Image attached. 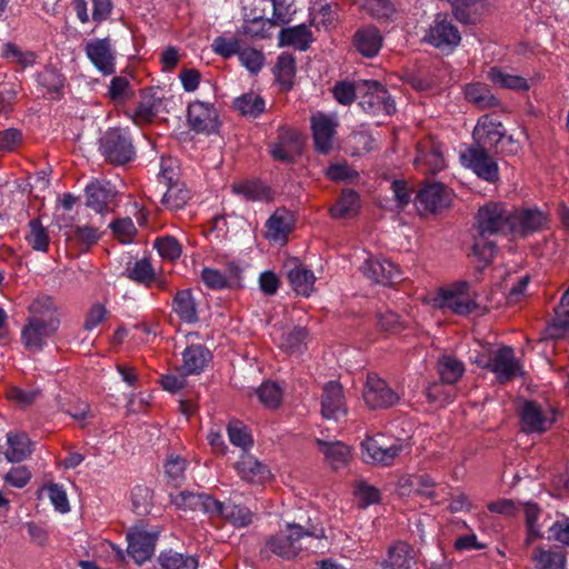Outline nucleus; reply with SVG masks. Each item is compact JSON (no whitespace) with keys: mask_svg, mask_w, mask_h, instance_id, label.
<instances>
[{"mask_svg":"<svg viewBox=\"0 0 569 569\" xmlns=\"http://www.w3.org/2000/svg\"><path fill=\"white\" fill-rule=\"evenodd\" d=\"M473 236L472 253L488 266L497 251L495 241L489 237L511 233V210L505 203L489 202L478 209Z\"/></svg>","mask_w":569,"mask_h":569,"instance_id":"obj_1","label":"nucleus"},{"mask_svg":"<svg viewBox=\"0 0 569 569\" xmlns=\"http://www.w3.org/2000/svg\"><path fill=\"white\" fill-rule=\"evenodd\" d=\"M306 537L316 539L325 538V529L312 525L302 527L297 523H287V532H278L270 536L264 546L260 549V555L269 559L272 555L286 560L296 558L302 549L301 540Z\"/></svg>","mask_w":569,"mask_h":569,"instance_id":"obj_2","label":"nucleus"},{"mask_svg":"<svg viewBox=\"0 0 569 569\" xmlns=\"http://www.w3.org/2000/svg\"><path fill=\"white\" fill-rule=\"evenodd\" d=\"M362 460L368 465L389 467L400 456L403 445L400 440H389L382 435L366 437L360 443Z\"/></svg>","mask_w":569,"mask_h":569,"instance_id":"obj_3","label":"nucleus"},{"mask_svg":"<svg viewBox=\"0 0 569 569\" xmlns=\"http://www.w3.org/2000/svg\"><path fill=\"white\" fill-rule=\"evenodd\" d=\"M359 106L370 114L391 116L396 112V103L387 88L377 80H360Z\"/></svg>","mask_w":569,"mask_h":569,"instance_id":"obj_4","label":"nucleus"},{"mask_svg":"<svg viewBox=\"0 0 569 569\" xmlns=\"http://www.w3.org/2000/svg\"><path fill=\"white\" fill-rule=\"evenodd\" d=\"M100 151L112 164H126L134 158V147L129 133L120 128H110L100 139Z\"/></svg>","mask_w":569,"mask_h":569,"instance_id":"obj_5","label":"nucleus"},{"mask_svg":"<svg viewBox=\"0 0 569 569\" xmlns=\"http://www.w3.org/2000/svg\"><path fill=\"white\" fill-rule=\"evenodd\" d=\"M493 154V152L471 143L460 153V160L478 178L489 183H496L499 180V167Z\"/></svg>","mask_w":569,"mask_h":569,"instance_id":"obj_6","label":"nucleus"},{"mask_svg":"<svg viewBox=\"0 0 569 569\" xmlns=\"http://www.w3.org/2000/svg\"><path fill=\"white\" fill-rule=\"evenodd\" d=\"M423 40L432 47L450 53L460 44L461 34L458 28L448 20L446 13H438Z\"/></svg>","mask_w":569,"mask_h":569,"instance_id":"obj_7","label":"nucleus"},{"mask_svg":"<svg viewBox=\"0 0 569 569\" xmlns=\"http://www.w3.org/2000/svg\"><path fill=\"white\" fill-rule=\"evenodd\" d=\"M477 362L482 368L493 372L500 385H505L518 375H522L521 365L516 360L515 351L509 346L500 347L488 360Z\"/></svg>","mask_w":569,"mask_h":569,"instance_id":"obj_8","label":"nucleus"},{"mask_svg":"<svg viewBox=\"0 0 569 569\" xmlns=\"http://www.w3.org/2000/svg\"><path fill=\"white\" fill-rule=\"evenodd\" d=\"M362 398L371 410L388 409L399 401V396L377 373H368Z\"/></svg>","mask_w":569,"mask_h":569,"instance_id":"obj_9","label":"nucleus"},{"mask_svg":"<svg viewBox=\"0 0 569 569\" xmlns=\"http://www.w3.org/2000/svg\"><path fill=\"white\" fill-rule=\"evenodd\" d=\"M171 502L181 510L202 511L213 519L214 513H221V501L203 492L183 490L170 495Z\"/></svg>","mask_w":569,"mask_h":569,"instance_id":"obj_10","label":"nucleus"},{"mask_svg":"<svg viewBox=\"0 0 569 569\" xmlns=\"http://www.w3.org/2000/svg\"><path fill=\"white\" fill-rule=\"evenodd\" d=\"M157 539V532H148L142 527L138 526L132 527L127 532V553L138 565H142L152 557Z\"/></svg>","mask_w":569,"mask_h":569,"instance_id":"obj_11","label":"nucleus"},{"mask_svg":"<svg viewBox=\"0 0 569 569\" xmlns=\"http://www.w3.org/2000/svg\"><path fill=\"white\" fill-rule=\"evenodd\" d=\"M338 120L335 116L318 112L311 117V130L316 150L328 154L333 147Z\"/></svg>","mask_w":569,"mask_h":569,"instance_id":"obj_12","label":"nucleus"},{"mask_svg":"<svg viewBox=\"0 0 569 569\" xmlns=\"http://www.w3.org/2000/svg\"><path fill=\"white\" fill-rule=\"evenodd\" d=\"M418 208L431 213L441 212L452 200V192L441 182L425 186L416 196Z\"/></svg>","mask_w":569,"mask_h":569,"instance_id":"obj_13","label":"nucleus"},{"mask_svg":"<svg viewBox=\"0 0 569 569\" xmlns=\"http://www.w3.org/2000/svg\"><path fill=\"white\" fill-rule=\"evenodd\" d=\"M187 121L193 131L211 133L218 128L217 110L211 103L194 101L188 106Z\"/></svg>","mask_w":569,"mask_h":569,"instance_id":"obj_14","label":"nucleus"},{"mask_svg":"<svg viewBox=\"0 0 569 569\" xmlns=\"http://www.w3.org/2000/svg\"><path fill=\"white\" fill-rule=\"evenodd\" d=\"M503 133L505 128L501 122L493 121L489 116H483L473 129L472 143L495 153L501 143Z\"/></svg>","mask_w":569,"mask_h":569,"instance_id":"obj_15","label":"nucleus"},{"mask_svg":"<svg viewBox=\"0 0 569 569\" xmlns=\"http://www.w3.org/2000/svg\"><path fill=\"white\" fill-rule=\"evenodd\" d=\"M347 403L342 386L338 381L325 385L321 395V415L326 419L338 420L347 416Z\"/></svg>","mask_w":569,"mask_h":569,"instance_id":"obj_16","label":"nucleus"},{"mask_svg":"<svg viewBox=\"0 0 569 569\" xmlns=\"http://www.w3.org/2000/svg\"><path fill=\"white\" fill-rule=\"evenodd\" d=\"M164 166L166 160L162 159L159 181L167 187L162 203L170 210H179L189 201L190 191L186 188L183 182L174 181L173 172L169 171Z\"/></svg>","mask_w":569,"mask_h":569,"instance_id":"obj_17","label":"nucleus"},{"mask_svg":"<svg viewBox=\"0 0 569 569\" xmlns=\"http://www.w3.org/2000/svg\"><path fill=\"white\" fill-rule=\"evenodd\" d=\"M57 331L58 329L54 328L53 322L42 323L36 319L27 318V322L21 330V341L28 351L38 352Z\"/></svg>","mask_w":569,"mask_h":569,"instance_id":"obj_18","label":"nucleus"},{"mask_svg":"<svg viewBox=\"0 0 569 569\" xmlns=\"http://www.w3.org/2000/svg\"><path fill=\"white\" fill-rule=\"evenodd\" d=\"M162 111L168 113L166 99L157 96V92L149 88L141 91L140 100L131 117L138 124L150 123Z\"/></svg>","mask_w":569,"mask_h":569,"instance_id":"obj_19","label":"nucleus"},{"mask_svg":"<svg viewBox=\"0 0 569 569\" xmlns=\"http://www.w3.org/2000/svg\"><path fill=\"white\" fill-rule=\"evenodd\" d=\"M547 224V216L539 209H521L511 211V233L527 237L541 230Z\"/></svg>","mask_w":569,"mask_h":569,"instance_id":"obj_20","label":"nucleus"},{"mask_svg":"<svg viewBox=\"0 0 569 569\" xmlns=\"http://www.w3.org/2000/svg\"><path fill=\"white\" fill-rule=\"evenodd\" d=\"M416 563L413 548L405 541H397L388 548L387 558L377 561L373 569H413Z\"/></svg>","mask_w":569,"mask_h":569,"instance_id":"obj_21","label":"nucleus"},{"mask_svg":"<svg viewBox=\"0 0 569 569\" xmlns=\"http://www.w3.org/2000/svg\"><path fill=\"white\" fill-rule=\"evenodd\" d=\"M86 53L92 64L104 76L114 73V54L109 38L94 39L86 44Z\"/></svg>","mask_w":569,"mask_h":569,"instance_id":"obj_22","label":"nucleus"},{"mask_svg":"<svg viewBox=\"0 0 569 569\" xmlns=\"http://www.w3.org/2000/svg\"><path fill=\"white\" fill-rule=\"evenodd\" d=\"M361 269L363 274L376 283L388 286L400 280L399 269L385 258L367 259Z\"/></svg>","mask_w":569,"mask_h":569,"instance_id":"obj_23","label":"nucleus"},{"mask_svg":"<svg viewBox=\"0 0 569 569\" xmlns=\"http://www.w3.org/2000/svg\"><path fill=\"white\" fill-rule=\"evenodd\" d=\"M86 206L98 213L108 210L109 203L113 200L116 191L110 182L94 179L86 189Z\"/></svg>","mask_w":569,"mask_h":569,"instance_id":"obj_24","label":"nucleus"},{"mask_svg":"<svg viewBox=\"0 0 569 569\" xmlns=\"http://www.w3.org/2000/svg\"><path fill=\"white\" fill-rule=\"evenodd\" d=\"M28 312L30 319H36L42 323L53 322L56 329L60 327L59 306L51 296L39 295L36 297L29 305Z\"/></svg>","mask_w":569,"mask_h":569,"instance_id":"obj_25","label":"nucleus"},{"mask_svg":"<svg viewBox=\"0 0 569 569\" xmlns=\"http://www.w3.org/2000/svg\"><path fill=\"white\" fill-rule=\"evenodd\" d=\"M300 147V134L297 130L281 128L274 142L270 144V152L274 160L292 162V153Z\"/></svg>","mask_w":569,"mask_h":569,"instance_id":"obj_26","label":"nucleus"},{"mask_svg":"<svg viewBox=\"0 0 569 569\" xmlns=\"http://www.w3.org/2000/svg\"><path fill=\"white\" fill-rule=\"evenodd\" d=\"M287 278L297 295L309 297L313 291L316 277L313 272L293 259L286 264Z\"/></svg>","mask_w":569,"mask_h":569,"instance_id":"obj_27","label":"nucleus"},{"mask_svg":"<svg viewBox=\"0 0 569 569\" xmlns=\"http://www.w3.org/2000/svg\"><path fill=\"white\" fill-rule=\"evenodd\" d=\"M521 429L527 433L545 432L551 425L540 406L536 401H526L520 412Z\"/></svg>","mask_w":569,"mask_h":569,"instance_id":"obj_28","label":"nucleus"},{"mask_svg":"<svg viewBox=\"0 0 569 569\" xmlns=\"http://www.w3.org/2000/svg\"><path fill=\"white\" fill-rule=\"evenodd\" d=\"M487 0H455L452 2V16L461 24H476L486 13Z\"/></svg>","mask_w":569,"mask_h":569,"instance_id":"obj_29","label":"nucleus"},{"mask_svg":"<svg viewBox=\"0 0 569 569\" xmlns=\"http://www.w3.org/2000/svg\"><path fill=\"white\" fill-rule=\"evenodd\" d=\"M352 44L360 54L372 58L378 54L382 46V37L376 27H362L353 34Z\"/></svg>","mask_w":569,"mask_h":569,"instance_id":"obj_30","label":"nucleus"},{"mask_svg":"<svg viewBox=\"0 0 569 569\" xmlns=\"http://www.w3.org/2000/svg\"><path fill=\"white\" fill-rule=\"evenodd\" d=\"M212 355L203 345H191L182 352L181 370L184 375H199L211 361Z\"/></svg>","mask_w":569,"mask_h":569,"instance_id":"obj_31","label":"nucleus"},{"mask_svg":"<svg viewBox=\"0 0 569 569\" xmlns=\"http://www.w3.org/2000/svg\"><path fill=\"white\" fill-rule=\"evenodd\" d=\"M293 216L284 208L277 209L267 220L268 238L273 241H286L293 228Z\"/></svg>","mask_w":569,"mask_h":569,"instance_id":"obj_32","label":"nucleus"},{"mask_svg":"<svg viewBox=\"0 0 569 569\" xmlns=\"http://www.w3.org/2000/svg\"><path fill=\"white\" fill-rule=\"evenodd\" d=\"M312 41V32L305 23L283 28L279 33L280 47H292L295 49L306 51Z\"/></svg>","mask_w":569,"mask_h":569,"instance_id":"obj_33","label":"nucleus"},{"mask_svg":"<svg viewBox=\"0 0 569 569\" xmlns=\"http://www.w3.org/2000/svg\"><path fill=\"white\" fill-rule=\"evenodd\" d=\"M197 307L198 303L192 296L191 289L179 290L173 297L172 310L186 323L199 321Z\"/></svg>","mask_w":569,"mask_h":569,"instance_id":"obj_34","label":"nucleus"},{"mask_svg":"<svg viewBox=\"0 0 569 569\" xmlns=\"http://www.w3.org/2000/svg\"><path fill=\"white\" fill-rule=\"evenodd\" d=\"M221 513H214L213 519H222L236 528H244L252 523L253 512L243 505H237L231 501H221Z\"/></svg>","mask_w":569,"mask_h":569,"instance_id":"obj_35","label":"nucleus"},{"mask_svg":"<svg viewBox=\"0 0 569 569\" xmlns=\"http://www.w3.org/2000/svg\"><path fill=\"white\" fill-rule=\"evenodd\" d=\"M317 445L325 456L326 461L333 469H339L348 463L351 456V449L346 443L341 441H326L317 439Z\"/></svg>","mask_w":569,"mask_h":569,"instance_id":"obj_36","label":"nucleus"},{"mask_svg":"<svg viewBox=\"0 0 569 569\" xmlns=\"http://www.w3.org/2000/svg\"><path fill=\"white\" fill-rule=\"evenodd\" d=\"M440 308L450 309L457 315H468L476 310L477 303L459 292L440 290L436 298Z\"/></svg>","mask_w":569,"mask_h":569,"instance_id":"obj_37","label":"nucleus"},{"mask_svg":"<svg viewBox=\"0 0 569 569\" xmlns=\"http://www.w3.org/2000/svg\"><path fill=\"white\" fill-rule=\"evenodd\" d=\"M232 192L241 196L247 201H269L271 199L270 188L260 180H242L231 186Z\"/></svg>","mask_w":569,"mask_h":569,"instance_id":"obj_38","label":"nucleus"},{"mask_svg":"<svg viewBox=\"0 0 569 569\" xmlns=\"http://www.w3.org/2000/svg\"><path fill=\"white\" fill-rule=\"evenodd\" d=\"M7 443L8 449L4 455L10 462H20L33 451L32 442L24 432H9Z\"/></svg>","mask_w":569,"mask_h":569,"instance_id":"obj_39","label":"nucleus"},{"mask_svg":"<svg viewBox=\"0 0 569 569\" xmlns=\"http://www.w3.org/2000/svg\"><path fill=\"white\" fill-rule=\"evenodd\" d=\"M123 274L131 281L146 287H150L152 281L156 280V270L149 258L129 261Z\"/></svg>","mask_w":569,"mask_h":569,"instance_id":"obj_40","label":"nucleus"},{"mask_svg":"<svg viewBox=\"0 0 569 569\" xmlns=\"http://www.w3.org/2000/svg\"><path fill=\"white\" fill-rule=\"evenodd\" d=\"M360 208L359 194L353 190H345L330 208V213L336 219L352 218Z\"/></svg>","mask_w":569,"mask_h":569,"instance_id":"obj_41","label":"nucleus"},{"mask_svg":"<svg viewBox=\"0 0 569 569\" xmlns=\"http://www.w3.org/2000/svg\"><path fill=\"white\" fill-rule=\"evenodd\" d=\"M236 468L242 479L247 481H262L270 475L269 469L254 457L243 455L237 462Z\"/></svg>","mask_w":569,"mask_h":569,"instance_id":"obj_42","label":"nucleus"},{"mask_svg":"<svg viewBox=\"0 0 569 569\" xmlns=\"http://www.w3.org/2000/svg\"><path fill=\"white\" fill-rule=\"evenodd\" d=\"M437 369L442 382L455 385L462 377L465 365L453 356L443 355L438 359Z\"/></svg>","mask_w":569,"mask_h":569,"instance_id":"obj_43","label":"nucleus"},{"mask_svg":"<svg viewBox=\"0 0 569 569\" xmlns=\"http://www.w3.org/2000/svg\"><path fill=\"white\" fill-rule=\"evenodd\" d=\"M466 99L479 109H487L499 106V100L491 93L487 86L471 83L466 87Z\"/></svg>","mask_w":569,"mask_h":569,"instance_id":"obj_44","label":"nucleus"},{"mask_svg":"<svg viewBox=\"0 0 569 569\" xmlns=\"http://www.w3.org/2000/svg\"><path fill=\"white\" fill-rule=\"evenodd\" d=\"M159 569H197L198 560L193 556L168 550L162 551L158 557Z\"/></svg>","mask_w":569,"mask_h":569,"instance_id":"obj_45","label":"nucleus"},{"mask_svg":"<svg viewBox=\"0 0 569 569\" xmlns=\"http://www.w3.org/2000/svg\"><path fill=\"white\" fill-rule=\"evenodd\" d=\"M487 78L501 88L513 90H528L529 86L523 77L509 74L498 67H492L487 73Z\"/></svg>","mask_w":569,"mask_h":569,"instance_id":"obj_46","label":"nucleus"},{"mask_svg":"<svg viewBox=\"0 0 569 569\" xmlns=\"http://www.w3.org/2000/svg\"><path fill=\"white\" fill-rule=\"evenodd\" d=\"M274 74L277 77L278 82L282 86L284 90H290L293 84V78L296 74V60L289 53H281L278 57Z\"/></svg>","mask_w":569,"mask_h":569,"instance_id":"obj_47","label":"nucleus"},{"mask_svg":"<svg viewBox=\"0 0 569 569\" xmlns=\"http://www.w3.org/2000/svg\"><path fill=\"white\" fill-rule=\"evenodd\" d=\"M29 234L26 236L28 244L37 251L47 252L49 249V233L42 226L40 219L34 218L29 221Z\"/></svg>","mask_w":569,"mask_h":569,"instance_id":"obj_48","label":"nucleus"},{"mask_svg":"<svg viewBox=\"0 0 569 569\" xmlns=\"http://www.w3.org/2000/svg\"><path fill=\"white\" fill-rule=\"evenodd\" d=\"M537 569H563L566 566V553L563 551L545 550L537 548L533 553Z\"/></svg>","mask_w":569,"mask_h":569,"instance_id":"obj_49","label":"nucleus"},{"mask_svg":"<svg viewBox=\"0 0 569 569\" xmlns=\"http://www.w3.org/2000/svg\"><path fill=\"white\" fill-rule=\"evenodd\" d=\"M361 9L378 21H389L396 13L395 6L389 0H365Z\"/></svg>","mask_w":569,"mask_h":569,"instance_id":"obj_50","label":"nucleus"},{"mask_svg":"<svg viewBox=\"0 0 569 569\" xmlns=\"http://www.w3.org/2000/svg\"><path fill=\"white\" fill-rule=\"evenodd\" d=\"M234 108L243 116L258 117L264 110L263 99L249 92L234 100Z\"/></svg>","mask_w":569,"mask_h":569,"instance_id":"obj_51","label":"nucleus"},{"mask_svg":"<svg viewBox=\"0 0 569 569\" xmlns=\"http://www.w3.org/2000/svg\"><path fill=\"white\" fill-rule=\"evenodd\" d=\"M359 87L360 80L355 82L339 81L335 84L332 93L339 103L349 106L355 101L356 98L359 99Z\"/></svg>","mask_w":569,"mask_h":569,"instance_id":"obj_52","label":"nucleus"},{"mask_svg":"<svg viewBox=\"0 0 569 569\" xmlns=\"http://www.w3.org/2000/svg\"><path fill=\"white\" fill-rule=\"evenodd\" d=\"M228 436H229L230 442L233 446L240 447L243 450H247L253 443L252 437H251L248 428L238 420L229 422Z\"/></svg>","mask_w":569,"mask_h":569,"instance_id":"obj_53","label":"nucleus"},{"mask_svg":"<svg viewBox=\"0 0 569 569\" xmlns=\"http://www.w3.org/2000/svg\"><path fill=\"white\" fill-rule=\"evenodd\" d=\"M187 467V460L177 456L170 457L164 466V472L168 478V483L178 488L182 485L184 479V470Z\"/></svg>","mask_w":569,"mask_h":569,"instance_id":"obj_54","label":"nucleus"},{"mask_svg":"<svg viewBox=\"0 0 569 569\" xmlns=\"http://www.w3.org/2000/svg\"><path fill=\"white\" fill-rule=\"evenodd\" d=\"M109 98L116 103H123L133 96L129 80L124 77H113L109 86Z\"/></svg>","mask_w":569,"mask_h":569,"instance_id":"obj_55","label":"nucleus"},{"mask_svg":"<svg viewBox=\"0 0 569 569\" xmlns=\"http://www.w3.org/2000/svg\"><path fill=\"white\" fill-rule=\"evenodd\" d=\"M257 396L261 403L273 409L280 405L282 391L277 383L266 381L257 389Z\"/></svg>","mask_w":569,"mask_h":569,"instance_id":"obj_56","label":"nucleus"},{"mask_svg":"<svg viewBox=\"0 0 569 569\" xmlns=\"http://www.w3.org/2000/svg\"><path fill=\"white\" fill-rule=\"evenodd\" d=\"M274 22L271 19H264L263 17H254L247 21L242 27L243 33L253 38H268L270 37V30L274 27Z\"/></svg>","mask_w":569,"mask_h":569,"instance_id":"obj_57","label":"nucleus"},{"mask_svg":"<svg viewBox=\"0 0 569 569\" xmlns=\"http://www.w3.org/2000/svg\"><path fill=\"white\" fill-rule=\"evenodd\" d=\"M131 500L133 511L137 515H147L151 507L152 491L148 487L137 486L132 489Z\"/></svg>","mask_w":569,"mask_h":569,"instance_id":"obj_58","label":"nucleus"},{"mask_svg":"<svg viewBox=\"0 0 569 569\" xmlns=\"http://www.w3.org/2000/svg\"><path fill=\"white\" fill-rule=\"evenodd\" d=\"M154 248L167 260L174 261L181 256V246L174 237L166 236L154 240Z\"/></svg>","mask_w":569,"mask_h":569,"instance_id":"obj_59","label":"nucleus"},{"mask_svg":"<svg viewBox=\"0 0 569 569\" xmlns=\"http://www.w3.org/2000/svg\"><path fill=\"white\" fill-rule=\"evenodd\" d=\"M307 337L306 328L296 327L283 337L282 347L290 353H300L306 346Z\"/></svg>","mask_w":569,"mask_h":569,"instance_id":"obj_60","label":"nucleus"},{"mask_svg":"<svg viewBox=\"0 0 569 569\" xmlns=\"http://www.w3.org/2000/svg\"><path fill=\"white\" fill-rule=\"evenodd\" d=\"M211 47L216 54L224 59H229L234 54L239 56L240 52V43L237 38L219 36L213 40Z\"/></svg>","mask_w":569,"mask_h":569,"instance_id":"obj_61","label":"nucleus"},{"mask_svg":"<svg viewBox=\"0 0 569 569\" xmlns=\"http://www.w3.org/2000/svg\"><path fill=\"white\" fill-rule=\"evenodd\" d=\"M39 83L44 87L49 92L57 93L64 86V79L60 72L54 68H46L38 76Z\"/></svg>","mask_w":569,"mask_h":569,"instance_id":"obj_62","label":"nucleus"},{"mask_svg":"<svg viewBox=\"0 0 569 569\" xmlns=\"http://www.w3.org/2000/svg\"><path fill=\"white\" fill-rule=\"evenodd\" d=\"M552 325L561 330V335H569V297L567 293L562 295L560 303L555 309Z\"/></svg>","mask_w":569,"mask_h":569,"instance_id":"obj_63","label":"nucleus"},{"mask_svg":"<svg viewBox=\"0 0 569 569\" xmlns=\"http://www.w3.org/2000/svg\"><path fill=\"white\" fill-rule=\"evenodd\" d=\"M549 540L569 547V517L562 516L549 528Z\"/></svg>","mask_w":569,"mask_h":569,"instance_id":"obj_64","label":"nucleus"}]
</instances>
